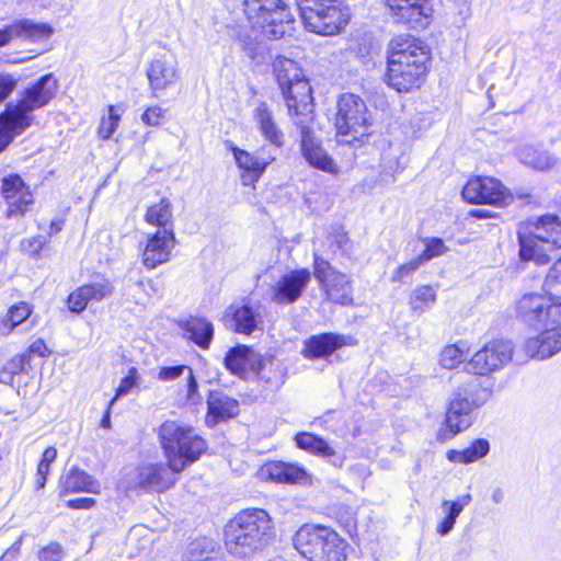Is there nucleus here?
Wrapping results in <instances>:
<instances>
[{
  "instance_id": "13d9d810",
  "label": "nucleus",
  "mask_w": 561,
  "mask_h": 561,
  "mask_svg": "<svg viewBox=\"0 0 561 561\" xmlns=\"http://www.w3.org/2000/svg\"><path fill=\"white\" fill-rule=\"evenodd\" d=\"M26 363H27V355L25 353V354H20V355L13 356L10 360H8L4 364L3 367L9 373H11V375H13L15 377V375H18L24 370V366Z\"/></svg>"
},
{
  "instance_id": "4be33fe9",
  "label": "nucleus",
  "mask_w": 561,
  "mask_h": 561,
  "mask_svg": "<svg viewBox=\"0 0 561 561\" xmlns=\"http://www.w3.org/2000/svg\"><path fill=\"white\" fill-rule=\"evenodd\" d=\"M353 339L335 333L312 335L304 343L302 355L309 359L325 358L344 345L352 344Z\"/></svg>"
},
{
  "instance_id": "6ab92c4d",
  "label": "nucleus",
  "mask_w": 561,
  "mask_h": 561,
  "mask_svg": "<svg viewBox=\"0 0 561 561\" xmlns=\"http://www.w3.org/2000/svg\"><path fill=\"white\" fill-rule=\"evenodd\" d=\"M146 75L151 94L156 98L161 92L175 85L180 78L176 61L165 55L152 59Z\"/></svg>"
},
{
  "instance_id": "0e129e2a",
  "label": "nucleus",
  "mask_w": 561,
  "mask_h": 561,
  "mask_svg": "<svg viewBox=\"0 0 561 561\" xmlns=\"http://www.w3.org/2000/svg\"><path fill=\"white\" fill-rule=\"evenodd\" d=\"M400 4L404 8H409L410 5L412 7H417L419 9H421V11H423L424 13V27L426 26V20L430 15V12H431V9L427 4V0L426 1H417V3H414V1H411V0H402L400 2Z\"/></svg>"
},
{
  "instance_id": "2eb2a0df",
  "label": "nucleus",
  "mask_w": 561,
  "mask_h": 561,
  "mask_svg": "<svg viewBox=\"0 0 561 561\" xmlns=\"http://www.w3.org/2000/svg\"><path fill=\"white\" fill-rule=\"evenodd\" d=\"M0 192L7 203V218L23 217L34 203L30 187L19 174H8L1 179Z\"/></svg>"
},
{
  "instance_id": "cd10ccee",
  "label": "nucleus",
  "mask_w": 561,
  "mask_h": 561,
  "mask_svg": "<svg viewBox=\"0 0 561 561\" xmlns=\"http://www.w3.org/2000/svg\"><path fill=\"white\" fill-rule=\"evenodd\" d=\"M185 336L203 350H207L214 337V325L205 318L191 317L181 322Z\"/></svg>"
},
{
  "instance_id": "864d4df0",
  "label": "nucleus",
  "mask_w": 561,
  "mask_h": 561,
  "mask_svg": "<svg viewBox=\"0 0 561 561\" xmlns=\"http://www.w3.org/2000/svg\"><path fill=\"white\" fill-rule=\"evenodd\" d=\"M141 121L148 126H159L164 121V110L158 105L150 106L141 115Z\"/></svg>"
},
{
  "instance_id": "ddd939ff",
  "label": "nucleus",
  "mask_w": 561,
  "mask_h": 561,
  "mask_svg": "<svg viewBox=\"0 0 561 561\" xmlns=\"http://www.w3.org/2000/svg\"><path fill=\"white\" fill-rule=\"evenodd\" d=\"M514 346L508 340H493L474 353L467 363L468 373L486 376L503 368L513 358Z\"/></svg>"
},
{
  "instance_id": "49530a36",
  "label": "nucleus",
  "mask_w": 561,
  "mask_h": 561,
  "mask_svg": "<svg viewBox=\"0 0 561 561\" xmlns=\"http://www.w3.org/2000/svg\"><path fill=\"white\" fill-rule=\"evenodd\" d=\"M447 248L445 247V243L439 238H432L427 239L425 241V249L420 254V257L423 260V262H428L434 257H437L446 252Z\"/></svg>"
},
{
  "instance_id": "bf43d9fd",
  "label": "nucleus",
  "mask_w": 561,
  "mask_h": 561,
  "mask_svg": "<svg viewBox=\"0 0 561 561\" xmlns=\"http://www.w3.org/2000/svg\"><path fill=\"white\" fill-rule=\"evenodd\" d=\"M186 377H187V385H186L187 400L192 403H196L201 400V396L198 393V382L194 376L192 368H190L188 371L186 373Z\"/></svg>"
},
{
  "instance_id": "c03bdc74",
  "label": "nucleus",
  "mask_w": 561,
  "mask_h": 561,
  "mask_svg": "<svg viewBox=\"0 0 561 561\" xmlns=\"http://www.w3.org/2000/svg\"><path fill=\"white\" fill-rule=\"evenodd\" d=\"M471 500V495L467 493L460 495L456 501H444L442 507L446 512V516L456 523L457 517L461 514L462 510L470 504Z\"/></svg>"
},
{
  "instance_id": "603ef678",
  "label": "nucleus",
  "mask_w": 561,
  "mask_h": 561,
  "mask_svg": "<svg viewBox=\"0 0 561 561\" xmlns=\"http://www.w3.org/2000/svg\"><path fill=\"white\" fill-rule=\"evenodd\" d=\"M137 378V369L135 367H131L128 370V375L122 379L118 388L116 389V394L112 400L115 401L116 399L128 394L131 388L136 386Z\"/></svg>"
},
{
  "instance_id": "09e8293b",
  "label": "nucleus",
  "mask_w": 561,
  "mask_h": 561,
  "mask_svg": "<svg viewBox=\"0 0 561 561\" xmlns=\"http://www.w3.org/2000/svg\"><path fill=\"white\" fill-rule=\"evenodd\" d=\"M119 122V115L115 113V107H108V117L102 118L101 124L99 126V135L103 139H108L116 130Z\"/></svg>"
},
{
  "instance_id": "f257e3e1",
  "label": "nucleus",
  "mask_w": 561,
  "mask_h": 561,
  "mask_svg": "<svg viewBox=\"0 0 561 561\" xmlns=\"http://www.w3.org/2000/svg\"><path fill=\"white\" fill-rule=\"evenodd\" d=\"M159 437L168 465H147L137 471L136 485L162 492L176 481V474L196 461L206 450V442L188 426L165 421L159 428Z\"/></svg>"
},
{
  "instance_id": "9d476101",
  "label": "nucleus",
  "mask_w": 561,
  "mask_h": 561,
  "mask_svg": "<svg viewBox=\"0 0 561 561\" xmlns=\"http://www.w3.org/2000/svg\"><path fill=\"white\" fill-rule=\"evenodd\" d=\"M306 28L321 35H333L348 22L341 0H296Z\"/></svg>"
},
{
  "instance_id": "a18cd8bd",
  "label": "nucleus",
  "mask_w": 561,
  "mask_h": 561,
  "mask_svg": "<svg viewBox=\"0 0 561 561\" xmlns=\"http://www.w3.org/2000/svg\"><path fill=\"white\" fill-rule=\"evenodd\" d=\"M471 500V495L467 493L460 495L456 501H444L442 507L446 512V516L456 523L457 517L461 514L462 510L470 504Z\"/></svg>"
},
{
  "instance_id": "b1692460",
  "label": "nucleus",
  "mask_w": 561,
  "mask_h": 561,
  "mask_svg": "<svg viewBox=\"0 0 561 561\" xmlns=\"http://www.w3.org/2000/svg\"><path fill=\"white\" fill-rule=\"evenodd\" d=\"M232 152L238 167L243 171L241 181L245 186L254 184L261 178L266 167L275 159L272 156L267 159L253 156L237 147H232Z\"/></svg>"
},
{
  "instance_id": "58836bf2",
  "label": "nucleus",
  "mask_w": 561,
  "mask_h": 561,
  "mask_svg": "<svg viewBox=\"0 0 561 561\" xmlns=\"http://www.w3.org/2000/svg\"><path fill=\"white\" fill-rule=\"evenodd\" d=\"M542 289L550 299L561 302V257L548 270Z\"/></svg>"
},
{
  "instance_id": "7c9ffc66",
  "label": "nucleus",
  "mask_w": 561,
  "mask_h": 561,
  "mask_svg": "<svg viewBox=\"0 0 561 561\" xmlns=\"http://www.w3.org/2000/svg\"><path fill=\"white\" fill-rule=\"evenodd\" d=\"M263 472L271 480L279 483H296L307 477L302 467L283 461H272L264 465Z\"/></svg>"
},
{
  "instance_id": "2f4dec72",
  "label": "nucleus",
  "mask_w": 561,
  "mask_h": 561,
  "mask_svg": "<svg viewBox=\"0 0 561 561\" xmlns=\"http://www.w3.org/2000/svg\"><path fill=\"white\" fill-rule=\"evenodd\" d=\"M145 219L148 224L158 226L160 229H173V213L171 202L163 197L159 203L148 207Z\"/></svg>"
},
{
  "instance_id": "7ed1b4c3",
  "label": "nucleus",
  "mask_w": 561,
  "mask_h": 561,
  "mask_svg": "<svg viewBox=\"0 0 561 561\" xmlns=\"http://www.w3.org/2000/svg\"><path fill=\"white\" fill-rule=\"evenodd\" d=\"M386 82L398 92L419 88L427 71V50L414 38H397L390 44Z\"/></svg>"
},
{
  "instance_id": "e2e57ef3",
  "label": "nucleus",
  "mask_w": 561,
  "mask_h": 561,
  "mask_svg": "<svg viewBox=\"0 0 561 561\" xmlns=\"http://www.w3.org/2000/svg\"><path fill=\"white\" fill-rule=\"evenodd\" d=\"M95 504V500L92 497H79L69 500L67 505L68 507L75 508V510H87L92 507Z\"/></svg>"
},
{
  "instance_id": "c85d7f7f",
  "label": "nucleus",
  "mask_w": 561,
  "mask_h": 561,
  "mask_svg": "<svg viewBox=\"0 0 561 561\" xmlns=\"http://www.w3.org/2000/svg\"><path fill=\"white\" fill-rule=\"evenodd\" d=\"M60 486L65 493L88 492L100 493V483L85 471L73 467L60 478Z\"/></svg>"
},
{
  "instance_id": "5701e85b",
  "label": "nucleus",
  "mask_w": 561,
  "mask_h": 561,
  "mask_svg": "<svg viewBox=\"0 0 561 561\" xmlns=\"http://www.w3.org/2000/svg\"><path fill=\"white\" fill-rule=\"evenodd\" d=\"M224 320L233 331L249 335L262 323V316L259 307L230 306L225 312Z\"/></svg>"
},
{
  "instance_id": "8fccbe9b",
  "label": "nucleus",
  "mask_w": 561,
  "mask_h": 561,
  "mask_svg": "<svg viewBox=\"0 0 561 561\" xmlns=\"http://www.w3.org/2000/svg\"><path fill=\"white\" fill-rule=\"evenodd\" d=\"M423 260L419 256L411 260L409 263L402 264L399 267H397L391 276L392 282H400L404 277L413 274L415 271L420 268L421 265H423Z\"/></svg>"
},
{
  "instance_id": "393cba45",
  "label": "nucleus",
  "mask_w": 561,
  "mask_h": 561,
  "mask_svg": "<svg viewBox=\"0 0 561 561\" xmlns=\"http://www.w3.org/2000/svg\"><path fill=\"white\" fill-rule=\"evenodd\" d=\"M295 442L298 448L328 459L334 467L341 468L343 466L344 458L337 456L335 450L322 437L302 432L295 436Z\"/></svg>"
},
{
  "instance_id": "052dcab7",
  "label": "nucleus",
  "mask_w": 561,
  "mask_h": 561,
  "mask_svg": "<svg viewBox=\"0 0 561 561\" xmlns=\"http://www.w3.org/2000/svg\"><path fill=\"white\" fill-rule=\"evenodd\" d=\"M50 463L41 462L37 466V472H36V488L43 489L45 486L47 476L49 473Z\"/></svg>"
},
{
  "instance_id": "de8ad7c7",
  "label": "nucleus",
  "mask_w": 561,
  "mask_h": 561,
  "mask_svg": "<svg viewBox=\"0 0 561 561\" xmlns=\"http://www.w3.org/2000/svg\"><path fill=\"white\" fill-rule=\"evenodd\" d=\"M248 360H247V369H250L251 371H253L257 377H260L261 379H265L266 381L270 380V377H266L264 374H263V370H264V367L267 363H272L271 359H265L263 358V356L256 352H254L251 347H250V351H249V355H248Z\"/></svg>"
},
{
  "instance_id": "680f3d73",
  "label": "nucleus",
  "mask_w": 561,
  "mask_h": 561,
  "mask_svg": "<svg viewBox=\"0 0 561 561\" xmlns=\"http://www.w3.org/2000/svg\"><path fill=\"white\" fill-rule=\"evenodd\" d=\"M49 353L48 351V347L46 345V343L42 340V339H38L36 341H34L28 350H27V357L32 354H35V355H38V356H46L47 354Z\"/></svg>"
},
{
  "instance_id": "a211bd4d",
  "label": "nucleus",
  "mask_w": 561,
  "mask_h": 561,
  "mask_svg": "<svg viewBox=\"0 0 561 561\" xmlns=\"http://www.w3.org/2000/svg\"><path fill=\"white\" fill-rule=\"evenodd\" d=\"M542 327L540 334L523 343L522 350L529 358L547 359L561 351V323Z\"/></svg>"
},
{
  "instance_id": "aec40b11",
  "label": "nucleus",
  "mask_w": 561,
  "mask_h": 561,
  "mask_svg": "<svg viewBox=\"0 0 561 561\" xmlns=\"http://www.w3.org/2000/svg\"><path fill=\"white\" fill-rule=\"evenodd\" d=\"M54 28L42 22H34L30 19H21L0 30V47L8 45L13 38H21L28 42H42L48 39Z\"/></svg>"
},
{
  "instance_id": "c756f323",
  "label": "nucleus",
  "mask_w": 561,
  "mask_h": 561,
  "mask_svg": "<svg viewBox=\"0 0 561 561\" xmlns=\"http://www.w3.org/2000/svg\"><path fill=\"white\" fill-rule=\"evenodd\" d=\"M322 287L330 301L342 306L353 305L352 280L346 274H333Z\"/></svg>"
},
{
  "instance_id": "1a4fd4ad",
  "label": "nucleus",
  "mask_w": 561,
  "mask_h": 561,
  "mask_svg": "<svg viewBox=\"0 0 561 561\" xmlns=\"http://www.w3.org/2000/svg\"><path fill=\"white\" fill-rule=\"evenodd\" d=\"M243 7L252 26L270 39H278L293 30L294 16L283 0H244Z\"/></svg>"
},
{
  "instance_id": "37998d69",
  "label": "nucleus",
  "mask_w": 561,
  "mask_h": 561,
  "mask_svg": "<svg viewBox=\"0 0 561 561\" xmlns=\"http://www.w3.org/2000/svg\"><path fill=\"white\" fill-rule=\"evenodd\" d=\"M341 272L334 270L332 265L319 256L317 253L313 255V274L322 286L333 277V274H340Z\"/></svg>"
},
{
  "instance_id": "473e14b6",
  "label": "nucleus",
  "mask_w": 561,
  "mask_h": 561,
  "mask_svg": "<svg viewBox=\"0 0 561 561\" xmlns=\"http://www.w3.org/2000/svg\"><path fill=\"white\" fill-rule=\"evenodd\" d=\"M490 450V444L486 439H476L468 448L463 450L451 449L447 453V459L451 462L471 463L484 457Z\"/></svg>"
},
{
  "instance_id": "0eeeda50",
  "label": "nucleus",
  "mask_w": 561,
  "mask_h": 561,
  "mask_svg": "<svg viewBox=\"0 0 561 561\" xmlns=\"http://www.w3.org/2000/svg\"><path fill=\"white\" fill-rule=\"evenodd\" d=\"M528 232H518L522 261L547 264L550 253L561 249V220L554 215H545L528 227Z\"/></svg>"
},
{
  "instance_id": "a878e982",
  "label": "nucleus",
  "mask_w": 561,
  "mask_h": 561,
  "mask_svg": "<svg viewBox=\"0 0 561 561\" xmlns=\"http://www.w3.org/2000/svg\"><path fill=\"white\" fill-rule=\"evenodd\" d=\"M253 119L262 136L273 146L279 148L284 144V134L276 124L274 115L265 102H260L253 110Z\"/></svg>"
},
{
  "instance_id": "f3484780",
  "label": "nucleus",
  "mask_w": 561,
  "mask_h": 561,
  "mask_svg": "<svg viewBox=\"0 0 561 561\" xmlns=\"http://www.w3.org/2000/svg\"><path fill=\"white\" fill-rule=\"evenodd\" d=\"M311 114L307 117H297L295 124L300 128L301 151L307 162L324 172L336 173L337 168L331 157L314 139L308 123L311 121Z\"/></svg>"
},
{
  "instance_id": "72a5a7b5",
  "label": "nucleus",
  "mask_w": 561,
  "mask_h": 561,
  "mask_svg": "<svg viewBox=\"0 0 561 561\" xmlns=\"http://www.w3.org/2000/svg\"><path fill=\"white\" fill-rule=\"evenodd\" d=\"M517 156L522 163L539 171L547 170L554 163L553 158L547 151L529 145L520 147Z\"/></svg>"
},
{
  "instance_id": "69168bd1",
  "label": "nucleus",
  "mask_w": 561,
  "mask_h": 561,
  "mask_svg": "<svg viewBox=\"0 0 561 561\" xmlns=\"http://www.w3.org/2000/svg\"><path fill=\"white\" fill-rule=\"evenodd\" d=\"M455 524L456 523L451 518L445 516V518L437 525L436 531L440 536H446L453 530Z\"/></svg>"
},
{
  "instance_id": "9b49d317",
  "label": "nucleus",
  "mask_w": 561,
  "mask_h": 561,
  "mask_svg": "<svg viewBox=\"0 0 561 561\" xmlns=\"http://www.w3.org/2000/svg\"><path fill=\"white\" fill-rule=\"evenodd\" d=\"M370 114L364 100L354 93H343L337 101L335 127L337 135L348 137L340 142L354 145L368 136Z\"/></svg>"
},
{
  "instance_id": "4468645a",
  "label": "nucleus",
  "mask_w": 561,
  "mask_h": 561,
  "mask_svg": "<svg viewBox=\"0 0 561 561\" xmlns=\"http://www.w3.org/2000/svg\"><path fill=\"white\" fill-rule=\"evenodd\" d=\"M461 195L470 204H488L497 207L506 206L513 201L510 191L499 180L490 176L470 179L463 186Z\"/></svg>"
},
{
  "instance_id": "774afa93",
  "label": "nucleus",
  "mask_w": 561,
  "mask_h": 561,
  "mask_svg": "<svg viewBox=\"0 0 561 561\" xmlns=\"http://www.w3.org/2000/svg\"><path fill=\"white\" fill-rule=\"evenodd\" d=\"M64 228V220L61 218H56L51 220L48 229V239L57 233H59Z\"/></svg>"
},
{
  "instance_id": "5fc2aeb1",
  "label": "nucleus",
  "mask_w": 561,
  "mask_h": 561,
  "mask_svg": "<svg viewBox=\"0 0 561 561\" xmlns=\"http://www.w3.org/2000/svg\"><path fill=\"white\" fill-rule=\"evenodd\" d=\"M191 367L186 365L161 367L158 373V379L161 381L175 380L180 376L186 374Z\"/></svg>"
},
{
  "instance_id": "423d86ee",
  "label": "nucleus",
  "mask_w": 561,
  "mask_h": 561,
  "mask_svg": "<svg viewBox=\"0 0 561 561\" xmlns=\"http://www.w3.org/2000/svg\"><path fill=\"white\" fill-rule=\"evenodd\" d=\"M293 545L308 561H345L348 543L333 528L305 524L293 537Z\"/></svg>"
},
{
  "instance_id": "bb28decb",
  "label": "nucleus",
  "mask_w": 561,
  "mask_h": 561,
  "mask_svg": "<svg viewBox=\"0 0 561 561\" xmlns=\"http://www.w3.org/2000/svg\"><path fill=\"white\" fill-rule=\"evenodd\" d=\"M207 408L208 416L217 423L236 416L239 412V402L221 391H210Z\"/></svg>"
},
{
  "instance_id": "ea45409f",
  "label": "nucleus",
  "mask_w": 561,
  "mask_h": 561,
  "mask_svg": "<svg viewBox=\"0 0 561 561\" xmlns=\"http://www.w3.org/2000/svg\"><path fill=\"white\" fill-rule=\"evenodd\" d=\"M79 289L85 296L88 302L101 301L113 294V285L106 278H100L90 284L82 285Z\"/></svg>"
},
{
  "instance_id": "c9c22d12",
  "label": "nucleus",
  "mask_w": 561,
  "mask_h": 561,
  "mask_svg": "<svg viewBox=\"0 0 561 561\" xmlns=\"http://www.w3.org/2000/svg\"><path fill=\"white\" fill-rule=\"evenodd\" d=\"M32 313V309L27 302L21 301L13 305L1 320L2 334L9 335L13 330L24 322Z\"/></svg>"
},
{
  "instance_id": "e433bc0d",
  "label": "nucleus",
  "mask_w": 561,
  "mask_h": 561,
  "mask_svg": "<svg viewBox=\"0 0 561 561\" xmlns=\"http://www.w3.org/2000/svg\"><path fill=\"white\" fill-rule=\"evenodd\" d=\"M436 302V293L431 286H417L410 296V307L415 313H423Z\"/></svg>"
},
{
  "instance_id": "4c0bfd02",
  "label": "nucleus",
  "mask_w": 561,
  "mask_h": 561,
  "mask_svg": "<svg viewBox=\"0 0 561 561\" xmlns=\"http://www.w3.org/2000/svg\"><path fill=\"white\" fill-rule=\"evenodd\" d=\"M250 347L247 345H238L228 351L225 357L226 368L238 376H242L247 370V360Z\"/></svg>"
},
{
  "instance_id": "39448f33",
  "label": "nucleus",
  "mask_w": 561,
  "mask_h": 561,
  "mask_svg": "<svg viewBox=\"0 0 561 561\" xmlns=\"http://www.w3.org/2000/svg\"><path fill=\"white\" fill-rule=\"evenodd\" d=\"M491 396V389L483 386L478 378H471L457 387L447 401L446 431L439 437L449 439L467 430L472 424L474 410L484 405Z\"/></svg>"
},
{
  "instance_id": "6e6d98bb",
  "label": "nucleus",
  "mask_w": 561,
  "mask_h": 561,
  "mask_svg": "<svg viewBox=\"0 0 561 561\" xmlns=\"http://www.w3.org/2000/svg\"><path fill=\"white\" fill-rule=\"evenodd\" d=\"M18 80L9 73H0V104L5 101L16 88Z\"/></svg>"
},
{
  "instance_id": "a19ab883",
  "label": "nucleus",
  "mask_w": 561,
  "mask_h": 561,
  "mask_svg": "<svg viewBox=\"0 0 561 561\" xmlns=\"http://www.w3.org/2000/svg\"><path fill=\"white\" fill-rule=\"evenodd\" d=\"M466 358V351L459 345H448L440 353L439 363L444 368L453 369Z\"/></svg>"
},
{
  "instance_id": "412c9836",
  "label": "nucleus",
  "mask_w": 561,
  "mask_h": 561,
  "mask_svg": "<svg viewBox=\"0 0 561 561\" xmlns=\"http://www.w3.org/2000/svg\"><path fill=\"white\" fill-rule=\"evenodd\" d=\"M311 278L308 270H295L280 277L274 286L273 300L276 304H293L302 294Z\"/></svg>"
},
{
  "instance_id": "6e6552de",
  "label": "nucleus",
  "mask_w": 561,
  "mask_h": 561,
  "mask_svg": "<svg viewBox=\"0 0 561 561\" xmlns=\"http://www.w3.org/2000/svg\"><path fill=\"white\" fill-rule=\"evenodd\" d=\"M273 71L291 116L307 117L312 113L311 87L305 79L298 64L278 56L273 62Z\"/></svg>"
},
{
  "instance_id": "338daca9",
  "label": "nucleus",
  "mask_w": 561,
  "mask_h": 561,
  "mask_svg": "<svg viewBox=\"0 0 561 561\" xmlns=\"http://www.w3.org/2000/svg\"><path fill=\"white\" fill-rule=\"evenodd\" d=\"M334 240H335L336 245L341 250H343V251H347L348 250L347 245H348L350 240H348V237L346 236L345 232H343V231L336 232L335 236H334Z\"/></svg>"
},
{
  "instance_id": "4d7b16f0",
  "label": "nucleus",
  "mask_w": 561,
  "mask_h": 561,
  "mask_svg": "<svg viewBox=\"0 0 561 561\" xmlns=\"http://www.w3.org/2000/svg\"><path fill=\"white\" fill-rule=\"evenodd\" d=\"M88 304L85 296L80 293L79 288L72 291L68 297V307L72 312H82L87 308Z\"/></svg>"
},
{
  "instance_id": "3c124183",
  "label": "nucleus",
  "mask_w": 561,
  "mask_h": 561,
  "mask_svg": "<svg viewBox=\"0 0 561 561\" xmlns=\"http://www.w3.org/2000/svg\"><path fill=\"white\" fill-rule=\"evenodd\" d=\"M64 557V549L58 542H50L38 551L39 561H60Z\"/></svg>"
},
{
  "instance_id": "f704fd0d",
  "label": "nucleus",
  "mask_w": 561,
  "mask_h": 561,
  "mask_svg": "<svg viewBox=\"0 0 561 561\" xmlns=\"http://www.w3.org/2000/svg\"><path fill=\"white\" fill-rule=\"evenodd\" d=\"M183 561H219L215 556L214 541L206 537L193 540L187 547Z\"/></svg>"
},
{
  "instance_id": "79ce46f5",
  "label": "nucleus",
  "mask_w": 561,
  "mask_h": 561,
  "mask_svg": "<svg viewBox=\"0 0 561 561\" xmlns=\"http://www.w3.org/2000/svg\"><path fill=\"white\" fill-rule=\"evenodd\" d=\"M48 243V237L37 234L31 238H25L20 242V249L22 252L33 259H38L41 251Z\"/></svg>"
},
{
  "instance_id": "f8f14e48",
  "label": "nucleus",
  "mask_w": 561,
  "mask_h": 561,
  "mask_svg": "<svg viewBox=\"0 0 561 561\" xmlns=\"http://www.w3.org/2000/svg\"><path fill=\"white\" fill-rule=\"evenodd\" d=\"M541 294L524 295L516 304L518 319L530 327L561 323V302H551Z\"/></svg>"
},
{
  "instance_id": "dca6fc26",
  "label": "nucleus",
  "mask_w": 561,
  "mask_h": 561,
  "mask_svg": "<svg viewBox=\"0 0 561 561\" xmlns=\"http://www.w3.org/2000/svg\"><path fill=\"white\" fill-rule=\"evenodd\" d=\"M175 244L176 240L172 228L159 229L157 232L148 234L146 241L140 243L142 264L147 268L153 270L167 263Z\"/></svg>"
},
{
  "instance_id": "20e7f679",
  "label": "nucleus",
  "mask_w": 561,
  "mask_h": 561,
  "mask_svg": "<svg viewBox=\"0 0 561 561\" xmlns=\"http://www.w3.org/2000/svg\"><path fill=\"white\" fill-rule=\"evenodd\" d=\"M272 530V518L266 511L243 510L225 526L226 548L231 554L248 557L268 541Z\"/></svg>"
},
{
  "instance_id": "f03ea898",
  "label": "nucleus",
  "mask_w": 561,
  "mask_h": 561,
  "mask_svg": "<svg viewBox=\"0 0 561 561\" xmlns=\"http://www.w3.org/2000/svg\"><path fill=\"white\" fill-rule=\"evenodd\" d=\"M56 89L57 81L48 73L27 87L16 103L5 105L0 114V153L32 125V112L45 106L54 98Z\"/></svg>"
}]
</instances>
